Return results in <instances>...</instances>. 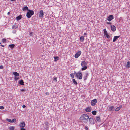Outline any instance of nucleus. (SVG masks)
Segmentation results:
<instances>
[{"mask_svg":"<svg viewBox=\"0 0 130 130\" xmlns=\"http://www.w3.org/2000/svg\"><path fill=\"white\" fill-rule=\"evenodd\" d=\"M89 117L88 115L86 114H83L81 115L79 119L82 122L86 123L88 122Z\"/></svg>","mask_w":130,"mask_h":130,"instance_id":"f257e3e1","label":"nucleus"},{"mask_svg":"<svg viewBox=\"0 0 130 130\" xmlns=\"http://www.w3.org/2000/svg\"><path fill=\"white\" fill-rule=\"evenodd\" d=\"M87 64V63H86L85 60H84L81 63V65L83 67L82 68L81 70L82 71H84L87 69V67L86 66Z\"/></svg>","mask_w":130,"mask_h":130,"instance_id":"f03ea898","label":"nucleus"},{"mask_svg":"<svg viewBox=\"0 0 130 130\" xmlns=\"http://www.w3.org/2000/svg\"><path fill=\"white\" fill-rule=\"evenodd\" d=\"M34 12L32 10H28V11L26 13V16L28 18H30L31 16L34 15Z\"/></svg>","mask_w":130,"mask_h":130,"instance_id":"7ed1b4c3","label":"nucleus"},{"mask_svg":"<svg viewBox=\"0 0 130 130\" xmlns=\"http://www.w3.org/2000/svg\"><path fill=\"white\" fill-rule=\"evenodd\" d=\"M75 74V76L79 79H82V72L80 71L76 73L75 71H74Z\"/></svg>","mask_w":130,"mask_h":130,"instance_id":"20e7f679","label":"nucleus"},{"mask_svg":"<svg viewBox=\"0 0 130 130\" xmlns=\"http://www.w3.org/2000/svg\"><path fill=\"white\" fill-rule=\"evenodd\" d=\"M103 31L104 32V36L106 38H110V36L108 34L107 32V31L105 29H103Z\"/></svg>","mask_w":130,"mask_h":130,"instance_id":"39448f33","label":"nucleus"},{"mask_svg":"<svg viewBox=\"0 0 130 130\" xmlns=\"http://www.w3.org/2000/svg\"><path fill=\"white\" fill-rule=\"evenodd\" d=\"M97 101L96 99H94L91 101V104L92 106H94L97 103Z\"/></svg>","mask_w":130,"mask_h":130,"instance_id":"423d86ee","label":"nucleus"},{"mask_svg":"<svg viewBox=\"0 0 130 130\" xmlns=\"http://www.w3.org/2000/svg\"><path fill=\"white\" fill-rule=\"evenodd\" d=\"M82 52L81 51H78L76 53L74 56L75 58H78L81 54Z\"/></svg>","mask_w":130,"mask_h":130,"instance_id":"0eeeda50","label":"nucleus"},{"mask_svg":"<svg viewBox=\"0 0 130 130\" xmlns=\"http://www.w3.org/2000/svg\"><path fill=\"white\" fill-rule=\"evenodd\" d=\"M89 120L90 124L92 125L94 124V121L93 118H89Z\"/></svg>","mask_w":130,"mask_h":130,"instance_id":"6e6552de","label":"nucleus"},{"mask_svg":"<svg viewBox=\"0 0 130 130\" xmlns=\"http://www.w3.org/2000/svg\"><path fill=\"white\" fill-rule=\"evenodd\" d=\"M114 19L112 15H110L108 17L107 20L109 21H110Z\"/></svg>","mask_w":130,"mask_h":130,"instance_id":"1a4fd4ad","label":"nucleus"},{"mask_svg":"<svg viewBox=\"0 0 130 130\" xmlns=\"http://www.w3.org/2000/svg\"><path fill=\"white\" fill-rule=\"evenodd\" d=\"M111 30L113 31H115L116 30V27L113 25H111Z\"/></svg>","mask_w":130,"mask_h":130,"instance_id":"9d476101","label":"nucleus"},{"mask_svg":"<svg viewBox=\"0 0 130 130\" xmlns=\"http://www.w3.org/2000/svg\"><path fill=\"white\" fill-rule=\"evenodd\" d=\"M44 12L43 10H41L39 12V16L40 18L42 17L44 15Z\"/></svg>","mask_w":130,"mask_h":130,"instance_id":"9b49d317","label":"nucleus"},{"mask_svg":"<svg viewBox=\"0 0 130 130\" xmlns=\"http://www.w3.org/2000/svg\"><path fill=\"white\" fill-rule=\"evenodd\" d=\"M45 129L46 130H48V128L49 124L47 121H46L45 122Z\"/></svg>","mask_w":130,"mask_h":130,"instance_id":"f8f14e48","label":"nucleus"},{"mask_svg":"<svg viewBox=\"0 0 130 130\" xmlns=\"http://www.w3.org/2000/svg\"><path fill=\"white\" fill-rule=\"evenodd\" d=\"M85 76L83 77L84 80L85 81L86 80L87 78L88 77L89 75L88 73V72H86L85 73Z\"/></svg>","mask_w":130,"mask_h":130,"instance_id":"ddd939ff","label":"nucleus"},{"mask_svg":"<svg viewBox=\"0 0 130 130\" xmlns=\"http://www.w3.org/2000/svg\"><path fill=\"white\" fill-rule=\"evenodd\" d=\"M120 37V36H115L114 37L113 40V42H115L116 40L119 37Z\"/></svg>","mask_w":130,"mask_h":130,"instance_id":"4468645a","label":"nucleus"},{"mask_svg":"<svg viewBox=\"0 0 130 130\" xmlns=\"http://www.w3.org/2000/svg\"><path fill=\"white\" fill-rule=\"evenodd\" d=\"M12 28L14 29H17L18 28V26L16 24H14L12 26Z\"/></svg>","mask_w":130,"mask_h":130,"instance_id":"2eb2a0df","label":"nucleus"},{"mask_svg":"<svg viewBox=\"0 0 130 130\" xmlns=\"http://www.w3.org/2000/svg\"><path fill=\"white\" fill-rule=\"evenodd\" d=\"M25 125V123L24 122H22L20 124V127H24Z\"/></svg>","mask_w":130,"mask_h":130,"instance_id":"dca6fc26","label":"nucleus"},{"mask_svg":"<svg viewBox=\"0 0 130 130\" xmlns=\"http://www.w3.org/2000/svg\"><path fill=\"white\" fill-rule=\"evenodd\" d=\"M22 18V16L21 15H19L16 18V19L17 21H19Z\"/></svg>","mask_w":130,"mask_h":130,"instance_id":"f3484780","label":"nucleus"},{"mask_svg":"<svg viewBox=\"0 0 130 130\" xmlns=\"http://www.w3.org/2000/svg\"><path fill=\"white\" fill-rule=\"evenodd\" d=\"M19 83L21 85H24V83L23 82V80L22 79H21L19 81Z\"/></svg>","mask_w":130,"mask_h":130,"instance_id":"a211bd4d","label":"nucleus"},{"mask_svg":"<svg viewBox=\"0 0 130 130\" xmlns=\"http://www.w3.org/2000/svg\"><path fill=\"white\" fill-rule=\"evenodd\" d=\"M122 105H120L119 107L116 108L115 109V111H119L120 109L122 108Z\"/></svg>","mask_w":130,"mask_h":130,"instance_id":"6ab92c4d","label":"nucleus"},{"mask_svg":"<svg viewBox=\"0 0 130 130\" xmlns=\"http://www.w3.org/2000/svg\"><path fill=\"white\" fill-rule=\"evenodd\" d=\"M13 74L14 75V77L18 76L19 75V73L16 72H13Z\"/></svg>","mask_w":130,"mask_h":130,"instance_id":"aec40b11","label":"nucleus"},{"mask_svg":"<svg viewBox=\"0 0 130 130\" xmlns=\"http://www.w3.org/2000/svg\"><path fill=\"white\" fill-rule=\"evenodd\" d=\"M114 107L113 106H110L109 108L110 111H113L114 110Z\"/></svg>","mask_w":130,"mask_h":130,"instance_id":"412c9836","label":"nucleus"},{"mask_svg":"<svg viewBox=\"0 0 130 130\" xmlns=\"http://www.w3.org/2000/svg\"><path fill=\"white\" fill-rule=\"evenodd\" d=\"M91 110V109L90 108L88 107L87 108H86L85 109V111L88 112H90Z\"/></svg>","mask_w":130,"mask_h":130,"instance_id":"4be33fe9","label":"nucleus"},{"mask_svg":"<svg viewBox=\"0 0 130 130\" xmlns=\"http://www.w3.org/2000/svg\"><path fill=\"white\" fill-rule=\"evenodd\" d=\"M126 67L127 68H128L130 67V62L128 61L127 62V64L126 65Z\"/></svg>","mask_w":130,"mask_h":130,"instance_id":"5701e85b","label":"nucleus"},{"mask_svg":"<svg viewBox=\"0 0 130 130\" xmlns=\"http://www.w3.org/2000/svg\"><path fill=\"white\" fill-rule=\"evenodd\" d=\"M22 10L23 11H25L26 10H28H28H29V9H28V7L27 6H26L24 7L23 8Z\"/></svg>","mask_w":130,"mask_h":130,"instance_id":"b1692460","label":"nucleus"},{"mask_svg":"<svg viewBox=\"0 0 130 130\" xmlns=\"http://www.w3.org/2000/svg\"><path fill=\"white\" fill-rule=\"evenodd\" d=\"M80 40L82 42H83L84 40V36H81L80 38Z\"/></svg>","mask_w":130,"mask_h":130,"instance_id":"393cba45","label":"nucleus"},{"mask_svg":"<svg viewBox=\"0 0 130 130\" xmlns=\"http://www.w3.org/2000/svg\"><path fill=\"white\" fill-rule=\"evenodd\" d=\"M15 46V45L14 44H12L9 45V46L10 47V48L12 49Z\"/></svg>","mask_w":130,"mask_h":130,"instance_id":"a878e982","label":"nucleus"},{"mask_svg":"<svg viewBox=\"0 0 130 130\" xmlns=\"http://www.w3.org/2000/svg\"><path fill=\"white\" fill-rule=\"evenodd\" d=\"M73 82L75 85H77V83L74 79H72Z\"/></svg>","mask_w":130,"mask_h":130,"instance_id":"bb28decb","label":"nucleus"},{"mask_svg":"<svg viewBox=\"0 0 130 130\" xmlns=\"http://www.w3.org/2000/svg\"><path fill=\"white\" fill-rule=\"evenodd\" d=\"M96 120L97 121L100 122L101 121L100 117L98 116L96 117Z\"/></svg>","mask_w":130,"mask_h":130,"instance_id":"cd10ccee","label":"nucleus"},{"mask_svg":"<svg viewBox=\"0 0 130 130\" xmlns=\"http://www.w3.org/2000/svg\"><path fill=\"white\" fill-rule=\"evenodd\" d=\"M14 80L15 81H17L19 79V76L17 77H14Z\"/></svg>","mask_w":130,"mask_h":130,"instance_id":"c85d7f7f","label":"nucleus"},{"mask_svg":"<svg viewBox=\"0 0 130 130\" xmlns=\"http://www.w3.org/2000/svg\"><path fill=\"white\" fill-rule=\"evenodd\" d=\"M58 57L57 56L54 57V61H56L58 60Z\"/></svg>","mask_w":130,"mask_h":130,"instance_id":"c756f323","label":"nucleus"},{"mask_svg":"<svg viewBox=\"0 0 130 130\" xmlns=\"http://www.w3.org/2000/svg\"><path fill=\"white\" fill-rule=\"evenodd\" d=\"M7 120L8 122L10 123H12L13 122H14V121L11 120V119H7Z\"/></svg>","mask_w":130,"mask_h":130,"instance_id":"7c9ffc66","label":"nucleus"},{"mask_svg":"<svg viewBox=\"0 0 130 130\" xmlns=\"http://www.w3.org/2000/svg\"><path fill=\"white\" fill-rule=\"evenodd\" d=\"M14 127L13 126H10L9 127V129L10 130H14Z\"/></svg>","mask_w":130,"mask_h":130,"instance_id":"2f4dec72","label":"nucleus"},{"mask_svg":"<svg viewBox=\"0 0 130 130\" xmlns=\"http://www.w3.org/2000/svg\"><path fill=\"white\" fill-rule=\"evenodd\" d=\"M70 75L72 78H73L74 77V74L73 73H71L70 74Z\"/></svg>","mask_w":130,"mask_h":130,"instance_id":"473e14b6","label":"nucleus"},{"mask_svg":"<svg viewBox=\"0 0 130 130\" xmlns=\"http://www.w3.org/2000/svg\"><path fill=\"white\" fill-rule=\"evenodd\" d=\"M92 113L94 115H95L96 113V111H93L92 112Z\"/></svg>","mask_w":130,"mask_h":130,"instance_id":"72a5a7b5","label":"nucleus"},{"mask_svg":"<svg viewBox=\"0 0 130 130\" xmlns=\"http://www.w3.org/2000/svg\"><path fill=\"white\" fill-rule=\"evenodd\" d=\"M6 39H2V41L3 42H6Z\"/></svg>","mask_w":130,"mask_h":130,"instance_id":"f704fd0d","label":"nucleus"},{"mask_svg":"<svg viewBox=\"0 0 130 130\" xmlns=\"http://www.w3.org/2000/svg\"><path fill=\"white\" fill-rule=\"evenodd\" d=\"M29 35L30 36H32L33 35V33L31 32H30Z\"/></svg>","mask_w":130,"mask_h":130,"instance_id":"c9c22d12","label":"nucleus"},{"mask_svg":"<svg viewBox=\"0 0 130 130\" xmlns=\"http://www.w3.org/2000/svg\"><path fill=\"white\" fill-rule=\"evenodd\" d=\"M4 108V107L3 106H0V109H3Z\"/></svg>","mask_w":130,"mask_h":130,"instance_id":"e433bc0d","label":"nucleus"},{"mask_svg":"<svg viewBox=\"0 0 130 130\" xmlns=\"http://www.w3.org/2000/svg\"><path fill=\"white\" fill-rule=\"evenodd\" d=\"M57 78L56 77H55L53 79V80L54 81H55L56 82H57Z\"/></svg>","mask_w":130,"mask_h":130,"instance_id":"4c0bfd02","label":"nucleus"},{"mask_svg":"<svg viewBox=\"0 0 130 130\" xmlns=\"http://www.w3.org/2000/svg\"><path fill=\"white\" fill-rule=\"evenodd\" d=\"M16 30H13L12 31V32L13 33L15 34L16 33Z\"/></svg>","mask_w":130,"mask_h":130,"instance_id":"58836bf2","label":"nucleus"},{"mask_svg":"<svg viewBox=\"0 0 130 130\" xmlns=\"http://www.w3.org/2000/svg\"><path fill=\"white\" fill-rule=\"evenodd\" d=\"M3 68V66L2 65H1L0 66V69H2Z\"/></svg>","mask_w":130,"mask_h":130,"instance_id":"ea45409f","label":"nucleus"},{"mask_svg":"<svg viewBox=\"0 0 130 130\" xmlns=\"http://www.w3.org/2000/svg\"><path fill=\"white\" fill-rule=\"evenodd\" d=\"M12 121H14L13 122H15L16 121V120L15 119H13L12 120Z\"/></svg>","mask_w":130,"mask_h":130,"instance_id":"a19ab883","label":"nucleus"},{"mask_svg":"<svg viewBox=\"0 0 130 130\" xmlns=\"http://www.w3.org/2000/svg\"><path fill=\"white\" fill-rule=\"evenodd\" d=\"M22 92H23L25 91V90L23 89H22L20 90Z\"/></svg>","mask_w":130,"mask_h":130,"instance_id":"79ce46f5","label":"nucleus"},{"mask_svg":"<svg viewBox=\"0 0 130 130\" xmlns=\"http://www.w3.org/2000/svg\"><path fill=\"white\" fill-rule=\"evenodd\" d=\"M85 129H86V130H88V128L86 126L85 127Z\"/></svg>","mask_w":130,"mask_h":130,"instance_id":"37998d69","label":"nucleus"},{"mask_svg":"<svg viewBox=\"0 0 130 130\" xmlns=\"http://www.w3.org/2000/svg\"><path fill=\"white\" fill-rule=\"evenodd\" d=\"M22 107L23 108H25V107H26V106L25 105H23L22 106Z\"/></svg>","mask_w":130,"mask_h":130,"instance_id":"c03bdc74","label":"nucleus"},{"mask_svg":"<svg viewBox=\"0 0 130 130\" xmlns=\"http://www.w3.org/2000/svg\"><path fill=\"white\" fill-rule=\"evenodd\" d=\"M21 130H26V129L25 128H22L21 129Z\"/></svg>","mask_w":130,"mask_h":130,"instance_id":"a18cd8bd","label":"nucleus"},{"mask_svg":"<svg viewBox=\"0 0 130 130\" xmlns=\"http://www.w3.org/2000/svg\"><path fill=\"white\" fill-rule=\"evenodd\" d=\"M107 24H111V23L110 22H107Z\"/></svg>","mask_w":130,"mask_h":130,"instance_id":"49530a36","label":"nucleus"},{"mask_svg":"<svg viewBox=\"0 0 130 130\" xmlns=\"http://www.w3.org/2000/svg\"><path fill=\"white\" fill-rule=\"evenodd\" d=\"M10 14V12H8L7 13V14L8 15H9Z\"/></svg>","mask_w":130,"mask_h":130,"instance_id":"de8ad7c7","label":"nucleus"},{"mask_svg":"<svg viewBox=\"0 0 130 130\" xmlns=\"http://www.w3.org/2000/svg\"><path fill=\"white\" fill-rule=\"evenodd\" d=\"M11 1L14 2L15 1V0H11Z\"/></svg>","mask_w":130,"mask_h":130,"instance_id":"09e8293b","label":"nucleus"},{"mask_svg":"<svg viewBox=\"0 0 130 130\" xmlns=\"http://www.w3.org/2000/svg\"><path fill=\"white\" fill-rule=\"evenodd\" d=\"M84 35L85 36V35H87V34L86 33H85L84 34Z\"/></svg>","mask_w":130,"mask_h":130,"instance_id":"8fccbe9b","label":"nucleus"},{"mask_svg":"<svg viewBox=\"0 0 130 130\" xmlns=\"http://www.w3.org/2000/svg\"><path fill=\"white\" fill-rule=\"evenodd\" d=\"M1 46L2 47H4V45H1Z\"/></svg>","mask_w":130,"mask_h":130,"instance_id":"3c124183","label":"nucleus"},{"mask_svg":"<svg viewBox=\"0 0 130 130\" xmlns=\"http://www.w3.org/2000/svg\"><path fill=\"white\" fill-rule=\"evenodd\" d=\"M45 94H48V92H46V93H45Z\"/></svg>","mask_w":130,"mask_h":130,"instance_id":"603ef678","label":"nucleus"},{"mask_svg":"<svg viewBox=\"0 0 130 130\" xmlns=\"http://www.w3.org/2000/svg\"><path fill=\"white\" fill-rule=\"evenodd\" d=\"M0 44H1V45H2V43H0Z\"/></svg>","mask_w":130,"mask_h":130,"instance_id":"864d4df0","label":"nucleus"}]
</instances>
